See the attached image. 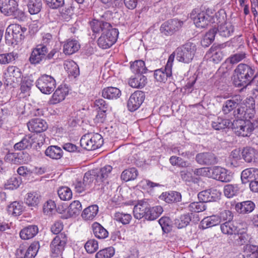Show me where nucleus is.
I'll use <instances>...</instances> for the list:
<instances>
[{
    "label": "nucleus",
    "instance_id": "nucleus-44",
    "mask_svg": "<svg viewBox=\"0 0 258 258\" xmlns=\"http://www.w3.org/2000/svg\"><path fill=\"white\" fill-rule=\"evenodd\" d=\"M220 223L219 216L213 215L205 218L201 221L202 227L204 228L211 227L218 225Z\"/></svg>",
    "mask_w": 258,
    "mask_h": 258
},
{
    "label": "nucleus",
    "instance_id": "nucleus-30",
    "mask_svg": "<svg viewBox=\"0 0 258 258\" xmlns=\"http://www.w3.org/2000/svg\"><path fill=\"white\" fill-rule=\"evenodd\" d=\"M112 170V166L106 165L99 170H94L96 176V182H103L110 174Z\"/></svg>",
    "mask_w": 258,
    "mask_h": 258
},
{
    "label": "nucleus",
    "instance_id": "nucleus-27",
    "mask_svg": "<svg viewBox=\"0 0 258 258\" xmlns=\"http://www.w3.org/2000/svg\"><path fill=\"white\" fill-rule=\"evenodd\" d=\"M80 48V45L78 41L69 39L63 45V52L66 54L71 55L78 51Z\"/></svg>",
    "mask_w": 258,
    "mask_h": 258
},
{
    "label": "nucleus",
    "instance_id": "nucleus-1",
    "mask_svg": "<svg viewBox=\"0 0 258 258\" xmlns=\"http://www.w3.org/2000/svg\"><path fill=\"white\" fill-rule=\"evenodd\" d=\"M235 74L233 84L237 87L245 89L247 86L252 84V81L256 71L254 67L244 63L237 65L234 71Z\"/></svg>",
    "mask_w": 258,
    "mask_h": 258
},
{
    "label": "nucleus",
    "instance_id": "nucleus-58",
    "mask_svg": "<svg viewBox=\"0 0 258 258\" xmlns=\"http://www.w3.org/2000/svg\"><path fill=\"white\" fill-rule=\"evenodd\" d=\"M159 223L164 233H168L171 230V220L169 218L163 217L159 219Z\"/></svg>",
    "mask_w": 258,
    "mask_h": 258
},
{
    "label": "nucleus",
    "instance_id": "nucleus-17",
    "mask_svg": "<svg viewBox=\"0 0 258 258\" xmlns=\"http://www.w3.org/2000/svg\"><path fill=\"white\" fill-rule=\"evenodd\" d=\"M241 101V97L239 95H236L232 97L231 98L226 100L222 105V112L225 115H227L233 113L239 104H240Z\"/></svg>",
    "mask_w": 258,
    "mask_h": 258
},
{
    "label": "nucleus",
    "instance_id": "nucleus-45",
    "mask_svg": "<svg viewBox=\"0 0 258 258\" xmlns=\"http://www.w3.org/2000/svg\"><path fill=\"white\" fill-rule=\"evenodd\" d=\"M138 175V172L136 168H131L124 170L121 173V178L125 181H128L135 179Z\"/></svg>",
    "mask_w": 258,
    "mask_h": 258
},
{
    "label": "nucleus",
    "instance_id": "nucleus-23",
    "mask_svg": "<svg viewBox=\"0 0 258 258\" xmlns=\"http://www.w3.org/2000/svg\"><path fill=\"white\" fill-rule=\"evenodd\" d=\"M38 232V228L35 225L24 227L20 232V236L22 239L28 240L33 238Z\"/></svg>",
    "mask_w": 258,
    "mask_h": 258
},
{
    "label": "nucleus",
    "instance_id": "nucleus-37",
    "mask_svg": "<svg viewBox=\"0 0 258 258\" xmlns=\"http://www.w3.org/2000/svg\"><path fill=\"white\" fill-rule=\"evenodd\" d=\"M131 69L135 75L145 74L148 69L145 66V62L142 60H136L131 64Z\"/></svg>",
    "mask_w": 258,
    "mask_h": 258
},
{
    "label": "nucleus",
    "instance_id": "nucleus-50",
    "mask_svg": "<svg viewBox=\"0 0 258 258\" xmlns=\"http://www.w3.org/2000/svg\"><path fill=\"white\" fill-rule=\"evenodd\" d=\"M57 194L59 198L63 201H69L72 198V191L67 186H62L57 190Z\"/></svg>",
    "mask_w": 258,
    "mask_h": 258
},
{
    "label": "nucleus",
    "instance_id": "nucleus-55",
    "mask_svg": "<svg viewBox=\"0 0 258 258\" xmlns=\"http://www.w3.org/2000/svg\"><path fill=\"white\" fill-rule=\"evenodd\" d=\"M246 57V53L244 51H241L231 55L227 58V60L231 64H234L242 61Z\"/></svg>",
    "mask_w": 258,
    "mask_h": 258
},
{
    "label": "nucleus",
    "instance_id": "nucleus-62",
    "mask_svg": "<svg viewBox=\"0 0 258 258\" xmlns=\"http://www.w3.org/2000/svg\"><path fill=\"white\" fill-rule=\"evenodd\" d=\"M238 191L237 186L232 184H227L224 186V193L225 196L228 198L233 197L236 195Z\"/></svg>",
    "mask_w": 258,
    "mask_h": 258
},
{
    "label": "nucleus",
    "instance_id": "nucleus-63",
    "mask_svg": "<svg viewBox=\"0 0 258 258\" xmlns=\"http://www.w3.org/2000/svg\"><path fill=\"white\" fill-rule=\"evenodd\" d=\"M220 222L225 221V222H232L233 219V214L229 210H224L220 212L219 216Z\"/></svg>",
    "mask_w": 258,
    "mask_h": 258
},
{
    "label": "nucleus",
    "instance_id": "nucleus-51",
    "mask_svg": "<svg viewBox=\"0 0 258 258\" xmlns=\"http://www.w3.org/2000/svg\"><path fill=\"white\" fill-rule=\"evenodd\" d=\"M221 230L222 232L225 234L233 235L236 231L237 228L234 226L232 222H224L221 225Z\"/></svg>",
    "mask_w": 258,
    "mask_h": 258
},
{
    "label": "nucleus",
    "instance_id": "nucleus-64",
    "mask_svg": "<svg viewBox=\"0 0 258 258\" xmlns=\"http://www.w3.org/2000/svg\"><path fill=\"white\" fill-rule=\"evenodd\" d=\"M200 201L205 203L209 202L212 201L213 197L211 195L209 191L206 190L200 192L198 195Z\"/></svg>",
    "mask_w": 258,
    "mask_h": 258
},
{
    "label": "nucleus",
    "instance_id": "nucleus-46",
    "mask_svg": "<svg viewBox=\"0 0 258 258\" xmlns=\"http://www.w3.org/2000/svg\"><path fill=\"white\" fill-rule=\"evenodd\" d=\"M217 29L220 35L225 37L230 36L234 32L233 26L228 23L221 25Z\"/></svg>",
    "mask_w": 258,
    "mask_h": 258
},
{
    "label": "nucleus",
    "instance_id": "nucleus-39",
    "mask_svg": "<svg viewBox=\"0 0 258 258\" xmlns=\"http://www.w3.org/2000/svg\"><path fill=\"white\" fill-rule=\"evenodd\" d=\"M98 212V206L92 205L84 210L82 214V217L86 220H91L96 216Z\"/></svg>",
    "mask_w": 258,
    "mask_h": 258
},
{
    "label": "nucleus",
    "instance_id": "nucleus-18",
    "mask_svg": "<svg viewBox=\"0 0 258 258\" xmlns=\"http://www.w3.org/2000/svg\"><path fill=\"white\" fill-rule=\"evenodd\" d=\"M211 176L217 180L228 182L231 180V176L228 173V170L220 166H214L212 169Z\"/></svg>",
    "mask_w": 258,
    "mask_h": 258
},
{
    "label": "nucleus",
    "instance_id": "nucleus-12",
    "mask_svg": "<svg viewBox=\"0 0 258 258\" xmlns=\"http://www.w3.org/2000/svg\"><path fill=\"white\" fill-rule=\"evenodd\" d=\"M195 160L198 164L203 166L214 165L219 161L217 155L212 152L198 153L196 156Z\"/></svg>",
    "mask_w": 258,
    "mask_h": 258
},
{
    "label": "nucleus",
    "instance_id": "nucleus-21",
    "mask_svg": "<svg viewBox=\"0 0 258 258\" xmlns=\"http://www.w3.org/2000/svg\"><path fill=\"white\" fill-rule=\"evenodd\" d=\"M241 179L243 184L258 179V169L255 168H246L241 174Z\"/></svg>",
    "mask_w": 258,
    "mask_h": 258
},
{
    "label": "nucleus",
    "instance_id": "nucleus-33",
    "mask_svg": "<svg viewBox=\"0 0 258 258\" xmlns=\"http://www.w3.org/2000/svg\"><path fill=\"white\" fill-rule=\"evenodd\" d=\"M94 236L98 239H104L108 237V231L99 223L94 222L92 225Z\"/></svg>",
    "mask_w": 258,
    "mask_h": 258
},
{
    "label": "nucleus",
    "instance_id": "nucleus-7",
    "mask_svg": "<svg viewBox=\"0 0 258 258\" xmlns=\"http://www.w3.org/2000/svg\"><path fill=\"white\" fill-rule=\"evenodd\" d=\"M118 34L117 29L110 27L102 33L98 39V45L103 49L110 47L116 41Z\"/></svg>",
    "mask_w": 258,
    "mask_h": 258
},
{
    "label": "nucleus",
    "instance_id": "nucleus-56",
    "mask_svg": "<svg viewBox=\"0 0 258 258\" xmlns=\"http://www.w3.org/2000/svg\"><path fill=\"white\" fill-rule=\"evenodd\" d=\"M114 219L117 221L121 222L123 225H126L130 222L132 219V216L128 214L118 212L114 214Z\"/></svg>",
    "mask_w": 258,
    "mask_h": 258
},
{
    "label": "nucleus",
    "instance_id": "nucleus-25",
    "mask_svg": "<svg viewBox=\"0 0 258 258\" xmlns=\"http://www.w3.org/2000/svg\"><path fill=\"white\" fill-rule=\"evenodd\" d=\"M90 26L94 33H99L101 31L103 33L105 30L112 27L111 24L108 22L95 19L91 22Z\"/></svg>",
    "mask_w": 258,
    "mask_h": 258
},
{
    "label": "nucleus",
    "instance_id": "nucleus-19",
    "mask_svg": "<svg viewBox=\"0 0 258 258\" xmlns=\"http://www.w3.org/2000/svg\"><path fill=\"white\" fill-rule=\"evenodd\" d=\"M29 130L32 132L39 133L45 131L48 128L46 122L41 118L31 119L27 123Z\"/></svg>",
    "mask_w": 258,
    "mask_h": 258
},
{
    "label": "nucleus",
    "instance_id": "nucleus-41",
    "mask_svg": "<svg viewBox=\"0 0 258 258\" xmlns=\"http://www.w3.org/2000/svg\"><path fill=\"white\" fill-rule=\"evenodd\" d=\"M27 7L31 15L38 14L42 8L41 0H28Z\"/></svg>",
    "mask_w": 258,
    "mask_h": 258
},
{
    "label": "nucleus",
    "instance_id": "nucleus-49",
    "mask_svg": "<svg viewBox=\"0 0 258 258\" xmlns=\"http://www.w3.org/2000/svg\"><path fill=\"white\" fill-rule=\"evenodd\" d=\"M82 209L81 203L79 201H74L69 206L68 213L70 216H76L79 215Z\"/></svg>",
    "mask_w": 258,
    "mask_h": 258
},
{
    "label": "nucleus",
    "instance_id": "nucleus-47",
    "mask_svg": "<svg viewBox=\"0 0 258 258\" xmlns=\"http://www.w3.org/2000/svg\"><path fill=\"white\" fill-rule=\"evenodd\" d=\"M40 197L36 192H29L27 194L25 202L28 206L35 207L39 203Z\"/></svg>",
    "mask_w": 258,
    "mask_h": 258
},
{
    "label": "nucleus",
    "instance_id": "nucleus-42",
    "mask_svg": "<svg viewBox=\"0 0 258 258\" xmlns=\"http://www.w3.org/2000/svg\"><path fill=\"white\" fill-rule=\"evenodd\" d=\"M194 216L195 215L192 213L182 215L179 219L175 220V224L178 228L185 227L191 221V218Z\"/></svg>",
    "mask_w": 258,
    "mask_h": 258
},
{
    "label": "nucleus",
    "instance_id": "nucleus-36",
    "mask_svg": "<svg viewBox=\"0 0 258 258\" xmlns=\"http://www.w3.org/2000/svg\"><path fill=\"white\" fill-rule=\"evenodd\" d=\"M33 143L32 137L29 135L25 136L21 141L15 144L14 148L15 150H24L30 148Z\"/></svg>",
    "mask_w": 258,
    "mask_h": 258
},
{
    "label": "nucleus",
    "instance_id": "nucleus-28",
    "mask_svg": "<svg viewBox=\"0 0 258 258\" xmlns=\"http://www.w3.org/2000/svg\"><path fill=\"white\" fill-rule=\"evenodd\" d=\"M135 77H132L128 81V84L133 88H141L147 83V79L143 75H135Z\"/></svg>",
    "mask_w": 258,
    "mask_h": 258
},
{
    "label": "nucleus",
    "instance_id": "nucleus-35",
    "mask_svg": "<svg viewBox=\"0 0 258 258\" xmlns=\"http://www.w3.org/2000/svg\"><path fill=\"white\" fill-rule=\"evenodd\" d=\"M145 219L148 220H154L156 219L162 213L163 208L160 206H157L151 208L149 205Z\"/></svg>",
    "mask_w": 258,
    "mask_h": 258
},
{
    "label": "nucleus",
    "instance_id": "nucleus-38",
    "mask_svg": "<svg viewBox=\"0 0 258 258\" xmlns=\"http://www.w3.org/2000/svg\"><path fill=\"white\" fill-rule=\"evenodd\" d=\"M30 159V156L27 153L22 152L13 154L12 162L15 164H21L28 163Z\"/></svg>",
    "mask_w": 258,
    "mask_h": 258
},
{
    "label": "nucleus",
    "instance_id": "nucleus-54",
    "mask_svg": "<svg viewBox=\"0 0 258 258\" xmlns=\"http://www.w3.org/2000/svg\"><path fill=\"white\" fill-rule=\"evenodd\" d=\"M188 211L191 212L199 213L206 209L205 204L201 201L190 203L188 207Z\"/></svg>",
    "mask_w": 258,
    "mask_h": 258
},
{
    "label": "nucleus",
    "instance_id": "nucleus-61",
    "mask_svg": "<svg viewBox=\"0 0 258 258\" xmlns=\"http://www.w3.org/2000/svg\"><path fill=\"white\" fill-rule=\"evenodd\" d=\"M85 248L88 253H94L98 248V242L94 239L89 240L85 244Z\"/></svg>",
    "mask_w": 258,
    "mask_h": 258
},
{
    "label": "nucleus",
    "instance_id": "nucleus-20",
    "mask_svg": "<svg viewBox=\"0 0 258 258\" xmlns=\"http://www.w3.org/2000/svg\"><path fill=\"white\" fill-rule=\"evenodd\" d=\"M180 24L177 20L172 19L163 23L160 30L166 35H171L178 30Z\"/></svg>",
    "mask_w": 258,
    "mask_h": 258
},
{
    "label": "nucleus",
    "instance_id": "nucleus-6",
    "mask_svg": "<svg viewBox=\"0 0 258 258\" xmlns=\"http://www.w3.org/2000/svg\"><path fill=\"white\" fill-rule=\"evenodd\" d=\"M103 139L98 133H90L84 135L80 140V145L87 150H96L103 145Z\"/></svg>",
    "mask_w": 258,
    "mask_h": 258
},
{
    "label": "nucleus",
    "instance_id": "nucleus-9",
    "mask_svg": "<svg viewBox=\"0 0 258 258\" xmlns=\"http://www.w3.org/2000/svg\"><path fill=\"white\" fill-rule=\"evenodd\" d=\"M48 52L46 45L44 44H39L34 48L29 58L31 64H37L40 63L42 60H46V54Z\"/></svg>",
    "mask_w": 258,
    "mask_h": 258
},
{
    "label": "nucleus",
    "instance_id": "nucleus-24",
    "mask_svg": "<svg viewBox=\"0 0 258 258\" xmlns=\"http://www.w3.org/2000/svg\"><path fill=\"white\" fill-rule=\"evenodd\" d=\"M149 208V204L144 201H140L137 204L134 208V215L135 218L140 219L142 218H145Z\"/></svg>",
    "mask_w": 258,
    "mask_h": 258
},
{
    "label": "nucleus",
    "instance_id": "nucleus-13",
    "mask_svg": "<svg viewBox=\"0 0 258 258\" xmlns=\"http://www.w3.org/2000/svg\"><path fill=\"white\" fill-rule=\"evenodd\" d=\"M145 98V93L136 91L130 96L127 101V107L130 111H134L139 108Z\"/></svg>",
    "mask_w": 258,
    "mask_h": 258
},
{
    "label": "nucleus",
    "instance_id": "nucleus-26",
    "mask_svg": "<svg viewBox=\"0 0 258 258\" xmlns=\"http://www.w3.org/2000/svg\"><path fill=\"white\" fill-rule=\"evenodd\" d=\"M255 208V204L250 201L238 203L235 205L236 211L242 214H248L251 212Z\"/></svg>",
    "mask_w": 258,
    "mask_h": 258
},
{
    "label": "nucleus",
    "instance_id": "nucleus-57",
    "mask_svg": "<svg viewBox=\"0 0 258 258\" xmlns=\"http://www.w3.org/2000/svg\"><path fill=\"white\" fill-rule=\"evenodd\" d=\"M39 247L40 245L38 241L32 242L27 249V258H34Z\"/></svg>",
    "mask_w": 258,
    "mask_h": 258
},
{
    "label": "nucleus",
    "instance_id": "nucleus-11",
    "mask_svg": "<svg viewBox=\"0 0 258 258\" xmlns=\"http://www.w3.org/2000/svg\"><path fill=\"white\" fill-rule=\"evenodd\" d=\"M251 236L245 231H240V230L236 231L230 236L229 238L228 242L234 246H246L251 243Z\"/></svg>",
    "mask_w": 258,
    "mask_h": 258
},
{
    "label": "nucleus",
    "instance_id": "nucleus-8",
    "mask_svg": "<svg viewBox=\"0 0 258 258\" xmlns=\"http://www.w3.org/2000/svg\"><path fill=\"white\" fill-rule=\"evenodd\" d=\"M36 86L44 94H50L55 87V81L51 76L44 75L36 82Z\"/></svg>",
    "mask_w": 258,
    "mask_h": 258
},
{
    "label": "nucleus",
    "instance_id": "nucleus-53",
    "mask_svg": "<svg viewBox=\"0 0 258 258\" xmlns=\"http://www.w3.org/2000/svg\"><path fill=\"white\" fill-rule=\"evenodd\" d=\"M114 249L109 247L99 250L95 255L96 258H111L114 254Z\"/></svg>",
    "mask_w": 258,
    "mask_h": 258
},
{
    "label": "nucleus",
    "instance_id": "nucleus-10",
    "mask_svg": "<svg viewBox=\"0 0 258 258\" xmlns=\"http://www.w3.org/2000/svg\"><path fill=\"white\" fill-rule=\"evenodd\" d=\"M67 241L66 235L61 233L56 235L50 244L51 251L53 256H57L64 250Z\"/></svg>",
    "mask_w": 258,
    "mask_h": 258
},
{
    "label": "nucleus",
    "instance_id": "nucleus-52",
    "mask_svg": "<svg viewBox=\"0 0 258 258\" xmlns=\"http://www.w3.org/2000/svg\"><path fill=\"white\" fill-rule=\"evenodd\" d=\"M18 54L14 52L0 54V64L9 63L18 58Z\"/></svg>",
    "mask_w": 258,
    "mask_h": 258
},
{
    "label": "nucleus",
    "instance_id": "nucleus-3",
    "mask_svg": "<svg viewBox=\"0 0 258 258\" xmlns=\"http://www.w3.org/2000/svg\"><path fill=\"white\" fill-rule=\"evenodd\" d=\"M0 11L4 15L12 16L19 21H23L26 18L25 13L19 9L15 0H0Z\"/></svg>",
    "mask_w": 258,
    "mask_h": 258
},
{
    "label": "nucleus",
    "instance_id": "nucleus-16",
    "mask_svg": "<svg viewBox=\"0 0 258 258\" xmlns=\"http://www.w3.org/2000/svg\"><path fill=\"white\" fill-rule=\"evenodd\" d=\"M22 77V72L19 68L16 66H9L5 74V83L7 85H13L19 82Z\"/></svg>",
    "mask_w": 258,
    "mask_h": 258
},
{
    "label": "nucleus",
    "instance_id": "nucleus-60",
    "mask_svg": "<svg viewBox=\"0 0 258 258\" xmlns=\"http://www.w3.org/2000/svg\"><path fill=\"white\" fill-rule=\"evenodd\" d=\"M94 170H92L87 172L84 176L83 181L85 183L86 185L89 187V188L94 180L96 181V176Z\"/></svg>",
    "mask_w": 258,
    "mask_h": 258
},
{
    "label": "nucleus",
    "instance_id": "nucleus-2",
    "mask_svg": "<svg viewBox=\"0 0 258 258\" xmlns=\"http://www.w3.org/2000/svg\"><path fill=\"white\" fill-rule=\"evenodd\" d=\"M197 50L196 45L191 42H188L177 47L175 50L170 55L169 57L173 56L172 59L174 61V57L179 62L188 63L192 60Z\"/></svg>",
    "mask_w": 258,
    "mask_h": 258
},
{
    "label": "nucleus",
    "instance_id": "nucleus-40",
    "mask_svg": "<svg viewBox=\"0 0 258 258\" xmlns=\"http://www.w3.org/2000/svg\"><path fill=\"white\" fill-rule=\"evenodd\" d=\"M233 114L234 117L239 118V119L246 120L247 118H251L253 117L252 115L249 114L248 109H245V107L241 106L240 104H239L238 107L235 109Z\"/></svg>",
    "mask_w": 258,
    "mask_h": 258
},
{
    "label": "nucleus",
    "instance_id": "nucleus-59",
    "mask_svg": "<svg viewBox=\"0 0 258 258\" xmlns=\"http://www.w3.org/2000/svg\"><path fill=\"white\" fill-rule=\"evenodd\" d=\"M21 184L19 177L12 176L8 180L6 183L7 188L13 189L18 188Z\"/></svg>",
    "mask_w": 258,
    "mask_h": 258
},
{
    "label": "nucleus",
    "instance_id": "nucleus-43",
    "mask_svg": "<svg viewBox=\"0 0 258 258\" xmlns=\"http://www.w3.org/2000/svg\"><path fill=\"white\" fill-rule=\"evenodd\" d=\"M232 122L229 119H223L222 118H217V119L212 122V127L216 130H220L226 127H231Z\"/></svg>",
    "mask_w": 258,
    "mask_h": 258
},
{
    "label": "nucleus",
    "instance_id": "nucleus-15",
    "mask_svg": "<svg viewBox=\"0 0 258 258\" xmlns=\"http://www.w3.org/2000/svg\"><path fill=\"white\" fill-rule=\"evenodd\" d=\"M173 56L168 57L167 62L165 66L164 71L161 69L155 71L154 76L155 79L160 82H165L168 78L172 75V67L173 64Z\"/></svg>",
    "mask_w": 258,
    "mask_h": 258
},
{
    "label": "nucleus",
    "instance_id": "nucleus-29",
    "mask_svg": "<svg viewBox=\"0 0 258 258\" xmlns=\"http://www.w3.org/2000/svg\"><path fill=\"white\" fill-rule=\"evenodd\" d=\"M102 95L104 98L117 99L121 95V91L116 87H109L102 90Z\"/></svg>",
    "mask_w": 258,
    "mask_h": 258
},
{
    "label": "nucleus",
    "instance_id": "nucleus-22",
    "mask_svg": "<svg viewBox=\"0 0 258 258\" xmlns=\"http://www.w3.org/2000/svg\"><path fill=\"white\" fill-rule=\"evenodd\" d=\"M69 92L68 89L64 86H59L55 91L50 100L51 104H56L63 100Z\"/></svg>",
    "mask_w": 258,
    "mask_h": 258
},
{
    "label": "nucleus",
    "instance_id": "nucleus-31",
    "mask_svg": "<svg viewBox=\"0 0 258 258\" xmlns=\"http://www.w3.org/2000/svg\"><path fill=\"white\" fill-rule=\"evenodd\" d=\"M160 198L166 203H172L180 202L181 200V195L178 192L171 191L168 192L163 193Z\"/></svg>",
    "mask_w": 258,
    "mask_h": 258
},
{
    "label": "nucleus",
    "instance_id": "nucleus-14",
    "mask_svg": "<svg viewBox=\"0 0 258 258\" xmlns=\"http://www.w3.org/2000/svg\"><path fill=\"white\" fill-rule=\"evenodd\" d=\"M190 17L196 26L200 28H206L212 20V17L204 11L198 14H194V12H192Z\"/></svg>",
    "mask_w": 258,
    "mask_h": 258
},
{
    "label": "nucleus",
    "instance_id": "nucleus-34",
    "mask_svg": "<svg viewBox=\"0 0 258 258\" xmlns=\"http://www.w3.org/2000/svg\"><path fill=\"white\" fill-rule=\"evenodd\" d=\"M256 152V151L252 147H245L241 152L242 158L247 163L255 162Z\"/></svg>",
    "mask_w": 258,
    "mask_h": 258
},
{
    "label": "nucleus",
    "instance_id": "nucleus-4",
    "mask_svg": "<svg viewBox=\"0 0 258 258\" xmlns=\"http://www.w3.org/2000/svg\"><path fill=\"white\" fill-rule=\"evenodd\" d=\"M26 28L20 25L13 24L7 28L5 33L6 43L10 46H15L21 42L25 38L24 34Z\"/></svg>",
    "mask_w": 258,
    "mask_h": 258
},
{
    "label": "nucleus",
    "instance_id": "nucleus-32",
    "mask_svg": "<svg viewBox=\"0 0 258 258\" xmlns=\"http://www.w3.org/2000/svg\"><path fill=\"white\" fill-rule=\"evenodd\" d=\"M62 149L57 146H50L45 151L46 156L53 159H59L62 156Z\"/></svg>",
    "mask_w": 258,
    "mask_h": 258
},
{
    "label": "nucleus",
    "instance_id": "nucleus-48",
    "mask_svg": "<svg viewBox=\"0 0 258 258\" xmlns=\"http://www.w3.org/2000/svg\"><path fill=\"white\" fill-rule=\"evenodd\" d=\"M23 211L22 204L15 201L8 207V212L10 214L17 216L21 214Z\"/></svg>",
    "mask_w": 258,
    "mask_h": 258
},
{
    "label": "nucleus",
    "instance_id": "nucleus-5",
    "mask_svg": "<svg viewBox=\"0 0 258 258\" xmlns=\"http://www.w3.org/2000/svg\"><path fill=\"white\" fill-rule=\"evenodd\" d=\"M258 127V121L248 119H237L232 122L231 128L238 136L249 137L253 130Z\"/></svg>",
    "mask_w": 258,
    "mask_h": 258
}]
</instances>
